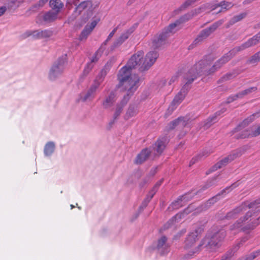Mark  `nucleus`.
<instances>
[{"instance_id":"nucleus-1","label":"nucleus","mask_w":260,"mask_h":260,"mask_svg":"<svg viewBox=\"0 0 260 260\" xmlns=\"http://www.w3.org/2000/svg\"><path fill=\"white\" fill-rule=\"evenodd\" d=\"M260 42V32L252 38L248 40L241 45L237 46L230 50L228 53L223 55L220 59L217 61L212 67L207 71V64L204 60L200 61L192 67L188 72L183 76L184 85L182 87L180 92L175 96L173 102L177 105L184 99L189 88V85L197 78V76L203 72L207 71L209 74H212L219 69L223 64L227 62L238 52L241 51L249 47L253 46Z\"/></svg>"},{"instance_id":"nucleus-2","label":"nucleus","mask_w":260,"mask_h":260,"mask_svg":"<svg viewBox=\"0 0 260 260\" xmlns=\"http://www.w3.org/2000/svg\"><path fill=\"white\" fill-rule=\"evenodd\" d=\"M144 52L138 51L134 54L128 61L127 64L119 71L118 79L120 84L125 86L130 92L135 91L138 87L139 78L138 75H131V70L138 66L141 71L148 70L155 62L158 57L156 51H150L143 59Z\"/></svg>"},{"instance_id":"nucleus-3","label":"nucleus","mask_w":260,"mask_h":260,"mask_svg":"<svg viewBox=\"0 0 260 260\" xmlns=\"http://www.w3.org/2000/svg\"><path fill=\"white\" fill-rule=\"evenodd\" d=\"M167 143V138H159L152 147L145 148L141 151L135 160V164H142L148 159L151 154H153L155 156L159 155L165 149Z\"/></svg>"},{"instance_id":"nucleus-4","label":"nucleus","mask_w":260,"mask_h":260,"mask_svg":"<svg viewBox=\"0 0 260 260\" xmlns=\"http://www.w3.org/2000/svg\"><path fill=\"white\" fill-rule=\"evenodd\" d=\"M110 64L107 63L96 77L93 83L86 92L82 93L80 96V100L82 102L92 101L95 97L96 92L101 84L104 81L105 77L110 70Z\"/></svg>"},{"instance_id":"nucleus-5","label":"nucleus","mask_w":260,"mask_h":260,"mask_svg":"<svg viewBox=\"0 0 260 260\" xmlns=\"http://www.w3.org/2000/svg\"><path fill=\"white\" fill-rule=\"evenodd\" d=\"M249 208L253 214L260 212V198L250 203L244 202L237 208L228 212L225 216L228 219H232L238 217Z\"/></svg>"},{"instance_id":"nucleus-6","label":"nucleus","mask_w":260,"mask_h":260,"mask_svg":"<svg viewBox=\"0 0 260 260\" xmlns=\"http://www.w3.org/2000/svg\"><path fill=\"white\" fill-rule=\"evenodd\" d=\"M67 64V56L64 54L59 57L52 64L48 73V79L55 81L62 75Z\"/></svg>"},{"instance_id":"nucleus-7","label":"nucleus","mask_w":260,"mask_h":260,"mask_svg":"<svg viewBox=\"0 0 260 260\" xmlns=\"http://www.w3.org/2000/svg\"><path fill=\"white\" fill-rule=\"evenodd\" d=\"M248 149V146H244L243 147L236 149L229 155L228 156L221 159L220 161L216 164L212 168L211 171H215L218 169H220L222 167L226 165L229 162L234 160L236 158L240 157L245 151Z\"/></svg>"},{"instance_id":"nucleus-8","label":"nucleus","mask_w":260,"mask_h":260,"mask_svg":"<svg viewBox=\"0 0 260 260\" xmlns=\"http://www.w3.org/2000/svg\"><path fill=\"white\" fill-rule=\"evenodd\" d=\"M124 86H125L121 85L120 84V82L119 81V84L117 86V87L118 88L121 87L122 88V90H124V91H127V93L126 95L124 96L123 99L121 101L120 104L117 105L115 111L113 115V119L112 121H111L109 123L110 125H112L114 123L115 121L117 119V118L120 115V114L123 110V107L126 105V104L129 100V95H132L135 92V91H133L132 92H130V91H129L128 90V89H126L125 87H124Z\"/></svg>"},{"instance_id":"nucleus-9","label":"nucleus","mask_w":260,"mask_h":260,"mask_svg":"<svg viewBox=\"0 0 260 260\" xmlns=\"http://www.w3.org/2000/svg\"><path fill=\"white\" fill-rule=\"evenodd\" d=\"M233 5H234L231 2L223 1L218 4H205L200 7V9H198V10L204 9L205 11L207 10L213 11L216 9L217 8L220 7V10L217 12V13H220L225 12L228 10L231 9L233 6Z\"/></svg>"},{"instance_id":"nucleus-10","label":"nucleus","mask_w":260,"mask_h":260,"mask_svg":"<svg viewBox=\"0 0 260 260\" xmlns=\"http://www.w3.org/2000/svg\"><path fill=\"white\" fill-rule=\"evenodd\" d=\"M200 8L196 9L191 12L185 14L184 15L181 17L179 19L177 20L174 23L170 24L168 26V29L170 32H174V28L180 24L181 23H184L190 19H191L193 16H196L201 13H202L205 11L204 9H202L201 10H198Z\"/></svg>"},{"instance_id":"nucleus-11","label":"nucleus","mask_w":260,"mask_h":260,"mask_svg":"<svg viewBox=\"0 0 260 260\" xmlns=\"http://www.w3.org/2000/svg\"><path fill=\"white\" fill-rule=\"evenodd\" d=\"M225 235V231L221 230L214 233L210 239L206 237L204 240V244L207 243L208 246L211 248L218 247L220 242L224 238Z\"/></svg>"},{"instance_id":"nucleus-12","label":"nucleus","mask_w":260,"mask_h":260,"mask_svg":"<svg viewBox=\"0 0 260 260\" xmlns=\"http://www.w3.org/2000/svg\"><path fill=\"white\" fill-rule=\"evenodd\" d=\"M223 20H220L213 23L210 26L202 30L198 36L195 42L198 43L207 38L211 34L220 26L223 23Z\"/></svg>"},{"instance_id":"nucleus-13","label":"nucleus","mask_w":260,"mask_h":260,"mask_svg":"<svg viewBox=\"0 0 260 260\" xmlns=\"http://www.w3.org/2000/svg\"><path fill=\"white\" fill-rule=\"evenodd\" d=\"M174 32H170L168 27L163 30L160 34L154 37L152 41V47L156 49L161 47L165 44L167 38L170 36L171 34Z\"/></svg>"},{"instance_id":"nucleus-14","label":"nucleus","mask_w":260,"mask_h":260,"mask_svg":"<svg viewBox=\"0 0 260 260\" xmlns=\"http://www.w3.org/2000/svg\"><path fill=\"white\" fill-rule=\"evenodd\" d=\"M155 249L160 255L167 254L170 250V244L167 242V238L166 236H161L157 240Z\"/></svg>"},{"instance_id":"nucleus-15","label":"nucleus","mask_w":260,"mask_h":260,"mask_svg":"<svg viewBox=\"0 0 260 260\" xmlns=\"http://www.w3.org/2000/svg\"><path fill=\"white\" fill-rule=\"evenodd\" d=\"M194 194V193L188 192L187 193L184 194L181 197H180L178 198L177 200L173 202L170 205L168 209L169 211H172L173 210L179 209L180 207L183 206L186 202L192 199Z\"/></svg>"},{"instance_id":"nucleus-16","label":"nucleus","mask_w":260,"mask_h":260,"mask_svg":"<svg viewBox=\"0 0 260 260\" xmlns=\"http://www.w3.org/2000/svg\"><path fill=\"white\" fill-rule=\"evenodd\" d=\"M53 31L51 29H38L34 31H29L25 33L26 37L32 36L35 39H47L51 37Z\"/></svg>"},{"instance_id":"nucleus-17","label":"nucleus","mask_w":260,"mask_h":260,"mask_svg":"<svg viewBox=\"0 0 260 260\" xmlns=\"http://www.w3.org/2000/svg\"><path fill=\"white\" fill-rule=\"evenodd\" d=\"M58 13L53 11L50 10L44 14H40L37 19V23H50L56 19Z\"/></svg>"},{"instance_id":"nucleus-18","label":"nucleus","mask_w":260,"mask_h":260,"mask_svg":"<svg viewBox=\"0 0 260 260\" xmlns=\"http://www.w3.org/2000/svg\"><path fill=\"white\" fill-rule=\"evenodd\" d=\"M235 184H232L231 186L225 188L224 189H223L221 193H218L216 196L213 197V198L209 199L206 203H205L204 204L202 205L201 207L202 210H206L207 209H208L209 207H211V206L214 204L215 202H217V201L219 199V196L221 195V194H223V193H226L229 192L230 191H231L232 189L236 187Z\"/></svg>"},{"instance_id":"nucleus-19","label":"nucleus","mask_w":260,"mask_h":260,"mask_svg":"<svg viewBox=\"0 0 260 260\" xmlns=\"http://www.w3.org/2000/svg\"><path fill=\"white\" fill-rule=\"evenodd\" d=\"M202 230L201 228H198L194 232L189 233L185 241V248H189L193 246L197 237L202 233Z\"/></svg>"},{"instance_id":"nucleus-20","label":"nucleus","mask_w":260,"mask_h":260,"mask_svg":"<svg viewBox=\"0 0 260 260\" xmlns=\"http://www.w3.org/2000/svg\"><path fill=\"white\" fill-rule=\"evenodd\" d=\"M191 126L189 120L186 117H179L177 119L172 121L169 124V128L172 129L176 126L182 128L184 127H190Z\"/></svg>"},{"instance_id":"nucleus-21","label":"nucleus","mask_w":260,"mask_h":260,"mask_svg":"<svg viewBox=\"0 0 260 260\" xmlns=\"http://www.w3.org/2000/svg\"><path fill=\"white\" fill-rule=\"evenodd\" d=\"M116 100V92L115 90L110 91L103 101L102 105L105 109L111 107Z\"/></svg>"},{"instance_id":"nucleus-22","label":"nucleus","mask_w":260,"mask_h":260,"mask_svg":"<svg viewBox=\"0 0 260 260\" xmlns=\"http://www.w3.org/2000/svg\"><path fill=\"white\" fill-rule=\"evenodd\" d=\"M98 22V20H94L89 24L86 25L79 36V40L82 41L86 40L95 27Z\"/></svg>"},{"instance_id":"nucleus-23","label":"nucleus","mask_w":260,"mask_h":260,"mask_svg":"<svg viewBox=\"0 0 260 260\" xmlns=\"http://www.w3.org/2000/svg\"><path fill=\"white\" fill-rule=\"evenodd\" d=\"M251 216L252 214L251 212H250V211L247 212L243 218H240L235 223L231 226L230 230L233 232L234 234H236L239 231V229L241 228L243 225V224L246 222Z\"/></svg>"},{"instance_id":"nucleus-24","label":"nucleus","mask_w":260,"mask_h":260,"mask_svg":"<svg viewBox=\"0 0 260 260\" xmlns=\"http://www.w3.org/2000/svg\"><path fill=\"white\" fill-rule=\"evenodd\" d=\"M133 32V28H129L123 33L114 42L111 48L114 49L115 48L121 45L126 39H127L130 35Z\"/></svg>"},{"instance_id":"nucleus-25","label":"nucleus","mask_w":260,"mask_h":260,"mask_svg":"<svg viewBox=\"0 0 260 260\" xmlns=\"http://www.w3.org/2000/svg\"><path fill=\"white\" fill-rule=\"evenodd\" d=\"M79 0H68V4L71 5H74L77 6L76 8V11L79 13L81 12L83 10L90 8L91 6V3L89 1H84L79 4Z\"/></svg>"},{"instance_id":"nucleus-26","label":"nucleus","mask_w":260,"mask_h":260,"mask_svg":"<svg viewBox=\"0 0 260 260\" xmlns=\"http://www.w3.org/2000/svg\"><path fill=\"white\" fill-rule=\"evenodd\" d=\"M225 109H222L220 111L216 112L213 116L209 117L205 122L203 127L204 129L209 128L212 124L216 122L217 120V116L220 115L225 112Z\"/></svg>"},{"instance_id":"nucleus-27","label":"nucleus","mask_w":260,"mask_h":260,"mask_svg":"<svg viewBox=\"0 0 260 260\" xmlns=\"http://www.w3.org/2000/svg\"><path fill=\"white\" fill-rule=\"evenodd\" d=\"M259 116V112H257L252 114L249 117L243 120L242 123L238 125V126L235 128V132H238L241 131L242 127H244L246 125H248L249 123L251 122L255 118H258Z\"/></svg>"},{"instance_id":"nucleus-28","label":"nucleus","mask_w":260,"mask_h":260,"mask_svg":"<svg viewBox=\"0 0 260 260\" xmlns=\"http://www.w3.org/2000/svg\"><path fill=\"white\" fill-rule=\"evenodd\" d=\"M49 4L52 9V11L57 12L58 14L63 7V4L60 0H50Z\"/></svg>"},{"instance_id":"nucleus-29","label":"nucleus","mask_w":260,"mask_h":260,"mask_svg":"<svg viewBox=\"0 0 260 260\" xmlns=\"http://www.w3.org/2000/svg\"><path fill=\"white\" fill-rule=\"evenodd\" d=\"M55 148V143L53 142H49L46 144L44 148V153L46 156H51L54 152Z\"/></svg>"},{"instance_id":"nucleus-30","label":"nucleus","mask_w":260,"mask_h":260,"mask_svg":"<svg viewBox=\"0 0 260 260\" xmlns=\"http://www.w3.org/2000/svg\"><path fill=\"white\" fill-rule=\"evenodd\" d=\"M190 208H191L190 206L188 207L187 209L184 210L183 213L177 214L175 216L172 217V219L168 221V223L165 225V228H168L171 225V224L173 223V222L174 220L180 219L182 218V217L184 216V214H188L190 212H191Z\"/></svg>"},{"instance_id":"nucleus-31","label":"nucleus","mask_w":260,"mask_h":260,"mask_svg":"<svg viewBox=\"0 0 260 260\" xmlns=\"http://www.w3.org/2000/svg\"><path fill=\"white\" fill-rule=\"evenodd\" d=\"M157 188H153L149 192L146 199L143 201L142 205L140 206V209L145 208L148 203L150 201L151 199L153 197L154 195L157 191Z\"/></svg>"},{"instance_id":"nucleus-32","label":"nucleus","mask_w":260,"mask_h":260,"mask_svg":"<svg viewBox=\"0 0 260 260\" xmlns=\"http://www.w3.org/2000/svg\"><path fill=\"white\" fill-rule=\"evenodd\" d=\"M246 15V13H242L239 15H237L236 16H235L234 17H233L231 20L229 21L227 27H230L231 25H233L235 23L241 20L244 18L245 17Z\"/></svg>"},{"instance_id":"nucleus-33","label":"nucleus","mask_w":260,"mask_h":260,"mask_svg":"<svg viewBox=\"0 0 260 260\" xmlns=\"http://www.w3.org/2000/svg\"><path fill=\"white\" fill-rule=\"evenodd\" d=\"M260 254V249L252 252L250 254L241 257L238 260H253Z\"/></svg>"},{"instance_id":"nucleus-34","label":"nucleus","mask_w":260,"mask_h":260,"mask_svg":"<svg viewBox=\"0 0 260 260\" xmlns=\"http://www.w3.org/2000/svg\"><path fill=\"white\" fill-rule=\"evenodd\" d=\"M257 90L256 87H251L245 90L242 91L236 94L237 96H239V98H242L244 95L248 94L252 92L255 91Z\"/></svg>"},{"instance_id":"nucleus-35","label":"nucleus","mask_w":260,"mask_h":260,"mask_svg":"<svg viewBox=\"0 0 260 260\" xmlns=\"http://www.w3.org/2000/svg\"><path fill=\"white\" fill-rule=\"evenodd\" d=\"M103 53V50H102V48H99L92 57L90 62H92V64L96 62L101 56Z\"/></svg>"},{"instance_id":"nucleus-36","label":"nucleus","mask_w":260,"mask_h":260,"mask_svg":"<svg viewBox=\"0 0 260 260\" xmlns=\"http://www.w3.org/2000/svg\"><path fill=\"white\" fill-rule=\"evenodd\" d=\"M260 61V51L255 53L248 60L249 63H255Z\"/></svg>"},{"instance_id":"nucleus-37","label":"nucleus","mask_w":260,"mask_h":260,"mask_svg":"<svg viewBox=\"0 0 260 260\" xmlns=\"http://www.w3.org/2000/svg\"><path fill=\"white\" fill-rule=\"evenodd\" d=\"M260 223V217L258 218L256 220L254 221H252L250 224H249L245 227L243 228L244 231L246 230H251L254 229L256 227L259 223Z\"/></svg>"},{"instance_id":"nucleus-38","label":"nucleus","mask_w":260,"mask_h":260,"mask_svg":"<svg viewBox=\"0 0 260 260\" xmlns=\"http://www.w3.org/2000/svg\"><path fill=\"white\" fill-rule=\"evenodd\" d=\"M250 135L253 136L252 135V132H251L248 129H246L241 131L239 133V136H238V138L241 139H244L247 137H248Z\"/></svg>"},{"instance_id":"nucleus-39","label":"nucleus","mask_w":260,"mask_h":260,"mask_svg":"<svg viewBox=\"0 0 260 260\" xmlns=\"http://www.w3.org/2000/svg\"><path fill=\"white\" fill-rule=\"evenodd\" d=\"M137 113V110L135 105H130L126 112V116L129 117L134 116Z\"/></svg>"},{"instance_id":"nucleus-40","label":"nucleus","mask_w":260,"mask_h":260,"mask_svg":"<svg viewBox=\"0 0 260 260\" xmlns=\"http://www.w3.org/2000/svg\"><path fill=\"white\" fill-rule=\"evenodd\" d=\"M93 66L94 64H92V62H88L84 69L83 73V76H87L93 68Z\"/></svg>"},{"instance_id":"nucleus-41","label":"nucleus","mask_w":260,"mask_h":260,"mask_svg":"<svg viewBox=\"0 0 260 260\" xmlns=\"http://www.w3.org/2000/svg\"><path fill=\"white\" fill-rule=\"evenodd\" d=\"M207 155L208 152L204 151L203 152L202 154H200L199 155L192 158L190 161L189 166H191V165H193L199 158H201L202 156H207Z\"/></svg>"},{"instance_id":"nucleus-42","label":"nucleus","mask_w":260,"mask_h":260,"mask_svg":"<svg viewBox=\"0 0 260 260\" xmlns=\"http://www.w3.org/2000/svg\"><path fill=\"white\" fill-rule=\"evenodd\" d=\"M182 72L181 71H178L174 75H173L171 78L170 79L169 84L171 85L173 83H174L178 78L182 74Z\"/></svg>"},{"instance_id":"nucleus-43","label":"nucleus","mask_w":260,"mask_h":260,"mask_svg":"<svg viewBox=\"0 0 260 260\" xmlns=\"http://www.w3.org/2000/svg\"><path fill=\"white\" fill-rule=\"evenodd\" d=\"M177 105L174 102H172L171 104L169 107L167 112L166 113L167 116L170 115L172 112L176 108Z\"/></svg>"},{"instance_id":"nucleus-44","label":"nucleus","mask_w":260,"mask_h":260,"mask_svg":"<svg viewBox=\"0 0 260 260\" xmlns=\"http://www.w3.org/2000/svg\"><path fill=\"white\" fill-rule=\"evenodd\" d=\"M235 75L234 73H228L224 75L222 78V81H227L228 80L231 79L235 77Z\"/></svg>"},{"instance_id":"nucleus-45","label":"nucleus","mask_w":260,"mask_h":260,"mask_svg":"<svg viewBox=\"0 0 260 260\" xmlns=\"http://www.w3.org/2000/svg\"><path fill=\"white\" fill-rule=\"evenodd\" d=\"M247 239L246 238H243L241 241L232 250L233 253H235L239 249L241 245H242L245 242L247 241Z\"/></svg>"},{"instance_id":"nucleus-46","label":"nucleus","mask_w":260,"mask_h":260,"mask_svg":"<svg viewBox=\"0 0 260 260\" xmlns=\"http://www.w3.org/2000/svg\"><path fill=\"white\" fill-rule=\"evenodd\" d=\"M239 98V96H236V94L235 95H232L230 96L226 100V103L229 104L235 100H237V99Z\"/></svg>"},{"instance_id":"nucleus-47","label":"nucleus","mask_w":260,"mask_h":260,"mask_svg":"<svg viewBox=\"0 0 260 260\" xmlns=\"http://www.w3.org/2000/svg\"><path fill=\"white\" fill-rule=\"evenodd\" d=\"M215 179H214L213 180L210 181L209 182H208L204 186H203L202 189L205 190V189L214 185L215 184Z\"/></svg>"},{"instance_id":"nucleus-48","label":"nucleus","mask_w":260,"mask_h":260,"mask_svg":"<svg viewBox=\"0 0 260 260\" xmlns=\"http://www.w3.org/2000/svg\"><path fill=\"white\" fill-rule=\"evenodd\" d=\"M16 1L15 0H12L10 1H9L7 4V8L8 9H11L14 4H15Z\"/></svg>"},{"instance_id":"nucleus-49","label":"nucleus","mask_w":260,"mask_h":260,"mask_svg":"<svg viewBox=\"0 0 260 260\" xmlns=\"http://www.w3.org/2000/svg\"><path fill=\"white\" fill-rule=\"evenodd\" d=\"M117 27L114 28V29L109 34V36H108V40H111V39L113 37L115 33L116 32L117 30Z\"/></svg>"},{"instance_id":"nucleus-50","label":"nucleus","mask_w":260,"mask_h":260,"mask_svg":"<svg viewBox=\"0 0 260 260\" xmlns=\"http://www.w3.org/2000/svg\"><path fill=\"white\" fill-rule=\"evenodd\" d=\"M252 135L255 137L260 135V125L257 128L252 132Z\"/></svg>"},{"instance_id":"nucleus-51","label":"nucleus","mask_w":260,"mask_h":260,"mask_svg":"<svg viewBox=\"0 0 260 260\" xmlns=\"http://www.w3.org/2000/svg\"><path fill=\"white\" fill-rule=\"evenodd\" d=\"M7 10L6 6H2L0 7V16L3 15Z\"/></svg>"},{"instance_id":"nucleus-52","label":"nucleus","mask_w":260,"mask_h":260,"mask_svg":"<svg viewBox=\"0 0 260 260\" xmlns=\"http://www.w3.org/2000/svg\"><path fill=\"white\" fill-rule=\"evenodd\" d=\"M109 40H108V38H107V39L101 45V46L100 48H102V50H103V51L105 49V46L107 45V43Z\"/></svg>"},{"instance_id":"nucleus-53","label":"nucleus","mask_w":260,"mask_h":260,"mask_svg":"<svg viewBox=\"0 0 260 260\" xmlns=\"http://www.w3.org/2000/svg\"><path fill=\"white\" fill-rule=\"evenodd\" d=\"M162 181H163V179H160V180H159L158 181H157L156 182V183L155 184V185H154V186L153 187V188H157V190L158 189V188L159 187V186L161 184V183H162Z\"/></svg>"},{"instance_id":"nucleus-54","label":"nucleus","mask_w":260,"mask_h":260,"mask_svg":"<svg viewBox=\"0 0 260 260\" xmlns=\"http://www.w3.org/2000/svg\"><path fill=\"white\" fill-rule=\"evenodd\" d=\"M48 0H40L38 3V5L39 7H42L44 6L45 4H46Z\"/></svg>"},{"instance_id":"nucleus-55","label":"nucleus","mask_w":260,"mask_h":260,"mask_svg":"<svg viewBox=\"0 0 260 260\" xmlns=\"http://www.w3.org/2000/svg\"><path fill=\"white\" fill-rule=\"evenodd\" d=\"M231 254L230 253V255L228 254H226L224 256H223L221 260H229V257L231 256Z\"/></svg>"},{"instance_id":"nucleus-56","label":"nucleus","mask_w":260,"mask_h":260,"mask_svg":"<svg viewBox=\"0 0 260 260\" xmlns=\"http://www.w3.org/2000/svg\"><path fill=\"white\" fill-rule=\"evenodd\" d=\"M202 244H200V245H199L198 246V247L197 248V249L196 250V251H193V253H194L197 252L199 250V247H200V246H202Z\"/></svg>"},{"instance_id":"nucleus-57","label":"nucleus","mask_w":260,"mask_h":260,"mask_svg":"<svg viewBox=\"0 0 260 260\" xmlns=\"http://www.w3.org/2000/svg\"><path fill=\"white\" fill-rule=\"evenodd\" d=\"M71 209H73L74 208V206L73 205H71Z\"/></svg>"}]
</instances>
